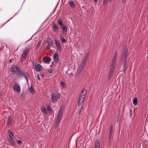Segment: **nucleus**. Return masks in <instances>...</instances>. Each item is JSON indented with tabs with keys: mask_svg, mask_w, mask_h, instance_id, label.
Segmentation results:
<instances>
[{
	"mask_svg": "<svg viewBox=\"0 0 148 148\" xmlns=\"http://www.w3.org/2000/svg\"><path fill=\"white\" fill-rule=\"evenodd\" d=\"M86 90L84 89L81 93L78 99V105L80 106L84 102L86 94Z\"/></svg>",
	"mask_w": 148,
	"mask_h": 148,
	"instance_id": "1",
	"label": "nucleus"
},
{
	"mask_svg": "<svg viewBox=\"0 0 148 148\" xmlns=\"http://www.w3.org/2000/svg\"><path fill=\"white\" fill-rule=\"evenodd\" d=\"M117 53H115L113 56L112 61L111 64L110 71L113 72L116 64V58L117 57Z\"/></svg>",
	"mask_w": 148,
	"mask_h": 148,
	"instance_id": "2",
	"label": "nucleus"
},
{
	"mask_svg": "<svg viewBox=\"0 0 148 148\" xmlns=\"http://www.w3.org/2000/svg\"><path fill=\"white\" fill-rule=\"evenodd\" d=\"M127 46L125 47L124 49L122 51L121 55L122 59L125 61L127 58Z\"/></svg>",
	"mask_w": 148,
	"mask_h": 148,
	"instance_id": "3",
	"label": "nucleus"
},
{
	"mask_svg": "<svg viewBox=\"0 0 148 148\" xmlns=\"http://www.w3.org/2000/svg\"><path fill=\"white\" fill-rule=\"evenodd\" d=\"M11 69L13 72L16 73L18 76H20L19 73H20V71H21V70L19 68L17 67L15 65H13L12 66Z\"/></svg>",
	"mask_w": 148,
	"mask_h": 148,
	"instance_id": "4",
	"label": "nucleus"
},
{
	"mask_svg": "<svg viewBox=\"0 0 148 148\" xmlns=\"http://www.w3.org/2000/svg\"><path fill=\"white\" fill-rule=\"evenodd\" d=\"M19 74L20 76L21 75L22 76H23L26 79V80L27 81V83H28L27 79H29V76L28 73L26 72H23L22 71H20V73Z\"/></svg>",
	"mask_w": 148,
	"mask_h": 148,
	"instance_id": "5",
	"label": "nucleus"
},
{
	"mask_svg": "<svg viewBox=\"0 0 148 148\" xmlns=\"http://www.w3.org/2000/svg\"><path fill=\"white\" fill-rule=\"evenodd\" d=\"M55 43L58 51L60 52H61L62 51V48L60 42L58 40H55Z\"/></svg>",
	"mask_w": 148,
	"mask_h": 148,
	"instance_id": "6",
	"label": "nucleus"
},
{
	"mask_svg": "<svg viewBox=\"0 0 148 148\" xmlns=\"http://www.w3.org/2000/svg\"><path fill=\"white\" fill-rule=\"evenodd\" d=\"M88 53H86L83 57L81 64L85 65L86 62L88 59Z\"/></svg>",
	"mask_w": 148,
	"mask_h": 148,
	"instance_id": "7",
	"label": "nucleus"
},
{
	"mask_svg": "<svg viewBox=\"0 0 148 148\" xmlns=\"http://www.w3.org/2000/svg\"><path fill=\"white\" fill-rule=\"evenodd\" d=\"M65 37L64 35L63 34H61L60 35V38L62 42L63 43H66L67 42V40L65 39Z\"/></svg>",
	"mask_w": 148,
	"mask_h": 148,
	"instance_id": "8",
	"label": "nucleus"
},
{
	"mask_svg": "<svg viewBox=\"0 0 148 148\" xmlns=\"http://www.w3.org/2000/svg\"><path fill=\"white\" fill-rule=\"evenodd\" d=\"M53 57L54 59V62L56 63H57L58 61V53L56 52L53 56Z\"/></svg>",
	"mask_w": 148,
	"mask_h": 148,
	"instance_id": "9",
	"label": "nucleus"
},
{
	"mask_svg": "<svg viewBox=\"0 0 148 148\" xmlns=\"http://www.w3.org/2000/svg\"><path fill=\"white\" fill-rule=\"evenodd\" d=\"M13 89L14 90L19 92H20L21 89L19 86L18 84H15L13 87Z\"/></svg>",
	"mask_w": 148,
	"mask_h": 148,
	"instance_id": "10",
	"label": "nucleus"
},
{
	"mask_svg": "<svg viewBox=\"0 0 148 148\" xmlns=\"http://www.w3.org/2000/svg\"><path fill=\"white\" fill-rule=\"evenodd\" d=\"M42 67L41 65L39 64H37L35 66V69L37 71H40Z\"/></svg>",
	"mask_w": 148,
	"mask_h": 148,
	"instance_id": "11",
	"label": "nucleus"
},
{
	"mask_svg": "<svg viewBox=\"0 0 148 148\" xmlns=\"http://www.w3.org/2000/svg\"><path fill=\"white\" fill-rule=\"evenodd\" d=\"M29 47H27L25 48L23 51V54L27 56L29 53Z\"/></svg>",
	"mask_w": 148,
	"mask_h": 148,
	"instance_id": "12",
	"label": "nucleus"
},
{
	"mask_svg": "<svg viewBox=\"0 0 148 148\" xmlns=\"http://www.w3.org/2000/svg\"><path fill=\"white\" fill-rule=\"evenodd\" d=\"M51 101L54 103H56L57 102L56 97L54 94H52Z\"/></svg>",
	"mask_w": 148,
	"mask_h": 148,
	"instance_id": "13",
	"label": "nucleus"
},
{
	"mask_svg": "<svg viewBox=\"0 0 148 148\" xmlns=\"http://www.w3.org/2000/svg\"><path fill=\"white\" fill-rule=\"evenodd\" d=\"M43 61L45 62L48 63L50 61V58L48 56H46L43 58Z\"/></svg>",
	"mask_w": 148,
	"mask_h": 148,
	"instance_id": "14",
	"label": "nucleus"
},
{
	"mask_svg": "<svg viewBox=\"0 0 148 148\" xmlns=\"http://www.w3.org/2000/svg\"><path fill=\"white\" fill-rule=\"evenodd\" d=\"M62 29L63 32L64 33V34H66V33L67 30V27L65 25H62Z\"/></svg>",
	"mask_w": 148,
	"mask_h": 148,
	"instance_id": "15",
	"label": "nucleus"
},
{
	"mask_svg": "<svg viewBox=\"0 0 148 148\" xmlns=\"http://www.w3.org/2000/svg\"><path fill=\"white\" fill-rule=\"evenodd\" d=\"M85 66L84 65L81 64L80 66L78 68L77 71L78 72H80L82 70L83 67Z\"/></svg>",
	"mask_w": 148,
	"mask_h": 148,
	"instance_id": "16",
	"label": "nucleus"
},
{
	"mask_svg": "<svg viewBox=\"0 0 148 148\" xmlns=\"http://www.w3.org/2000/svg\"><path fill=\"white\" fill-rule=\"evenodd\" d=\"M100 145L99 141L98 140H96L95 142V148H100Z\"/></svg>",
	"mask_w": 148,
	"mask_h": 148,
	"instance_id": "17",
	"label": "nucleus"
},
{
	"mask_svg": "<svg viewBox=\"0 0 148 148\" xmlns=\"http://www.w3.org/2000/svg\"><path fill=\"white\" fill-rule=\"evenodd\" d=\"M28 90L32 94H33L34 93V91L32 85L29 88Z\"/></svg>",
	"mask_w": 148,
	"mask_h": 148,
	"instance_id": "18",
	"label": "nucleus"
},
{
	"mask_svg": "<svg viewBox=\"0 0 148 148\" xmlns=\"http://www.w3.org/2000/svg\"><path fill=\"white\" fill-rule=\"evenodd\" d=\"M64 107L63 106H62L61 107V108L60 109L59 111L58 114L62 115V113L64 110Z\"/></svg>",
	"mask_w": 148,
	"mask_h": 148,
	"instance_id": "19",
	"label": "nucleus"
},
{
	"mask_svg": "<svg viewBox=\"0 0 148 148\" xmlns=\"http://www.w3.org/2000/svg\"><path fill=\"white\" fill-rule=\"evenodd\" d=\"M8 133L9 134V136L11 139H14V135L10 131H8Z\"/></svg>",
	"mask_w": 148,
	"mask_h": 148,
	"instance_id": "20",
	"label": "nucleus"
},
{
	"mask_svg": "<svg viewBox=\"0 0 148 148\" xmlns=\"http://www.w3.org/2000/svg\"><path fill=\"white\" fill-rule=\"evenodd\" d=\"M27 56L22 54L21 58V62L25 60L27 57Z\"/></svg>",
	"mask_w": 148,
	"mask_h": 148,
	"instance_id": "21",
	"label": "nucleus"
},
{
	"mask_svg": "<svg viewBox=\"0 0 148 148\" xmlns=\"http://www.w3.org/2000/svg\"><path fill=\"white\" fill-rule=\"evenodd\" d=\"M42 111L43 113L46 114L47 113V112L46 109L45 107H42Z\"/></svg>",
	"mask_w": 148,
	"mask_h": 148,
	"instance_id": "22",
	"label": "nucleus"
},
{
	"mask_svg": "<svg viewBox=\"0 0 148 148\" xmlns=\"http://www.w3.org/2000/svg\"><path fill=\"white\" fill-rule=\"evenodd\" d=\"M133 104L136 106L137 104V100L136 98H135L133 101Z\"/></svg>",
	"mask_w": 148,
	"mask_h": 148,
	"instance_id": "23",
	"label": "nucleus"
},
{
	"mask_svg": "<svg viewBox=\"0 0 148 148\" xmlns=\"http://www.w3.org/2000/svg\"><path fill=\"white\" fill-rule=\"evenodd\" d=\"M12 123V119L11 117L8 118V123L9 124H11Z\"/></svg>",
	"mask_w": 148,
	"mask_h": 148,
	"instance_id": "24",
	"label": "nucleus"
},
{
	"mask_svg": "<svg viewBox=\"0 0 148 148\" xmlns=\"http://www.w3.org/2000/svg\"><path fill=\"white\" fill-rule=\"evenodd\" d=\"M62 116V115H61L59 114H58L57 119V123H58L59 121H60L61 119Z\"/></svg>",
	"mask_w": 148,
	"mask_h": 148,
	"instance_id": "25",
	"label": "nucleus"
},
{
	"mask_svg": "<svg viewBox=\"0 0 148 148\" xmlns=\"http://www.w3.org/2000/svg\"><path fill=\"white\" fill-rule=\"evenodd\" d=\"M53 27L54 29V31H56L58 29V28L57 25L56 24L53 25Z\"/></svg>",
	"mask_w": 148,
	"mask_h": 148,
	"instance_id": "26",
	"label": "nucleus"
},
{
	"mask_svg": "<svg viewBox=\"0 0 148 148\" xmlns=\"http://www.w3.org/2000/svg\"><path fill=\"white\" fill-rule=\"evenodd\" d=\"M69 4L72 8H74L75 6L74 3L73 1H71L70 2H69Z\"/></svg>",
	"mask_w": 148,
	"mask_h": 148,
	"instance_id": "27",
	"label": "nucleus"
},
{
	"mask_svg": "<svg viewBox=\"0 0 148 148\" xmlns=\"http://www.w3.org/2000/svg\"><path fill=\"white\" fill-rule=\"evenodd\" d=\"M13 139H11L10 140H9V141L10 142V143L12 144L13 145H15V143H14V141H13Z\"/></svg>",
	"mask_w": 148,
	"mask_h": 148,
	"instance_id": "28",
	"label": "nucleus"
},
{
	"mask_svg": "<svg viewBox=\"0 0 148 148\" xmlns=\"http://www.w3.org/2000/svg\"><path fill=\"white\" fill-rule=\"evenodd\" d=\"M58 22L59 24L60 25H63V23L62 22L61 20H58Z\"/></svg>",
	"mask_w": 148,
	"mask_h": 148,
	"instance_id": "29",
	"label": "nucleus"
},
{
	"mask_svg": "<svg viewBox=\"0 0 148 148\" xmlns=\"http://www.w3.org/2000/svg\"><path fill=\"white\" fill-rule=\"evenodd\" d=\"M113 131L112 130V126H110V132L109 134H111L113 133Z\"/></svg>",
	"mask_w": 148,
	"mask_h": 148,
	"instance_id": "30",
	"label": "nucleus"
},
{
	"mask_svg": "<svg viewBox=\"0 0 148 148\" xmlns=\"http://www.w3.org/2000/svg\"><path fill=\"white\" fill-rule=\"evenodd\" d=\"M47 109L48 111H50L51 109L50 106L49 105H47Z\"/></svg>",
	"mask_w": 148,
	"mask_h": 148,
	"instance_id": "31",
	"label": "nucleus"
},
{
	"mask_svg": "<svg viewBox=\"0 0 148 148\" xmlns=\"http://www.w3.org/2000/svg\"><path fill=\"white\" fill-rule=\"evenodd\" d=\"M61 84L62 86L64 88V87L65 86V84L63 82H61Z\"/></svg>",
	"mask_w": 148,
	"mask_h": 148,
	"instance_id": "32",
	"label": "nucleus"
},
{
	"mask_svg": "<svg viewBox=\"0 0 148 148\" xmlns=\"http://www.w3.org/2000/svg\"><path fill=\"white\" fill-rule=\"evenodd\" d=\"M130 116L131 117L132 115V111L131 109H130Z\"/></svg>",
	"mask_w": 148,
	"mask_h": 148,
	"instance_id": "33",
	"label": "nucleus"
},
{
	"mask_svg": "<svg viewBox=\"0 0 148 148\" xmlns=\"http://www.w3.org/2000/svg\"><path fill=\"white\" fill-rule=\"evenodd\" d=\"M17 143L18 144H20L22 143V141L21 140H18L17 141Z\"/></svg>",
	"mask_w": 148,
	"mask_h": 148,
	"instance_id": "34",
	"label": "nucleus"
},
{
	"mask_svg": "<svg viewBox=\"0 0 148 148\" xmlns=\"http://www.w3.org/2000/svg\"><path fill=\"white\" fill-rule=\"evenodd\" d=\"M56 98H57L58 99H60V96L59 94H58L56 96Z\"/></svg>",
	"mask_w": 148,
	"mask_h": 148,
	"instance_id": "35",
	"label": "nucleus"
},
{
	"mask_svg": "<svg viewBox=\"0 0 148 148\" xmlns=\"http://www.w3.org/2000/svg\"><path fill=\"white\" fill-rule=\"evenodd\" d=\"M113 72L110 71L109 73V75L111 76Z\"/></svg>",
	"mask_w": 148,
	"mask_h": 148,
	"instance_id": "36",
	"label": "nucleus"
},
{
	"mask_svg": "<svg viewBox=\"0 0 148 148\" xmlns=\"http://www.w3.org/2000/svg\"><path fill=\"white\" fill-rule=\"evenodd\" d=\"M48 71L50 73H52V71L51 69L49 70Z\"/></svg>",
	"mask_w": 148,
	"mask_h": 148,
	"instance_id": "37",
	"label": "nucleus"
},
{
	"mask_svg": "<svg viewBox=\"0 0 148 148\" xmlns=\"http://www.w3.org/2000/svg\"><path fill=\"white\" fill-rule=\"evenodd\" d=\"M112 136V134H109V138L110 139L111 138Z\"/></svg>",
	"mask_w": 148,
	"mask_h": 148,
	"instance_id": "38",
	"label": "nucleus"
},
{
	"mask_svg": "<svg viewBox=\"0 0 148 148\" xmlns=\"http://www.w3.org/2000/svg\"><path fill=\"white\" fill-rule=\"evenodd\" d=\"M41 43V41L40 40H39L38 42V45L39 46Z\"/></svg>",
	"mask_w": 148,
	"mask_h": 148,
	"instance_id": "39",
	"label": "nucleus"
},
{
	"mask_svg": "<svg viewBox=\"0 0 148 148\" xmlns=\"http://www.w3.org/2000/svg\"><path fill=\"white\" fill-rule=\"evenodd\" d=\"M37 78H38V79L39 81L40 80V77L39 76V75H37Z\"/></svg>",
	"mask_w": 148,
	"mask_h": 148,
	"instance_id": "40",
	"label": "nucleus"
},
{
	"mask_svg": "<svg viewBox=\"0 0 148 148\" xmlns=\"http://www.w3.org/2000/svg\"><path fill=\"white\" fill-rule=\"evenodd\" d=\"M50 47V45L48 44L47 45V48H49Z\"/></svg>",
	"mask_w": 148,
	"mask_h": 148,
	"instance_id": "41",
	"label": "nucleus"
},
{
	"mask_svg": "<svg viewBox=\"0 0 148 148\" xmlns=\"http://www.w3.org/2000/svg\"><path fill=\"white\" fill-rule=\"evenodd\" d=\"M111 76H110V75H108V79H110L111 78Z\"/></svg>",
	"mask_w": 148,
	"mask_h": 148,
	"instance_id": "42",
	"label": "nucleus"
},
{
	"mask_svg": "<svg viewBox=\"0 0 148 148\" xmlns=\"http://www.w3.org/2000/svg\"><path fill=\"white\" fill-rule=\"evenodd\" d=\"M108 0H104V1H103V3H106L107 1Z\"/></svg>",
	"mask_w": 148,
	"mask_h": 148,
	"instance_id": "43",
	"label": "nucleus"
},
{
	"mask_svg": "<svg viewBox=\"0 0 148 148\" xmlns=\"http://www.w3.org/2000/svg\"><path fill=\"white\" fill-rule=\"evenodd\" d=\"M94 1L96 3H97L98 0H94Z\"/></svg>",
	"mask_w": 148,
	"mask_h": 148,
	"instance_id": "44",
	"label": "nucleus"
},
{
	"mask_svg": "<svg viewBox=\"0 0 148 148\" xmlns=\"http://www.w3.org/2000/svg\"><path fill=\"white\" fill-rule=\"evenodd\" d=\"M10 62H12V60H10Z\"/></svg>",
	"mask_w": 148,
	"mask_h": 148,
	"instance_id": "45",
	"label": "nucleus"
},
{
	"mask_svg": "<svg viewBox=\"0 0 148 148\" xmlns=\"http://www.w3.org/2000/svg\"><path fill=\"white\" fill-rule=\"evenodd\" d=\"M125 1V0H123V2H124Z\"/></svg>",
	"mask_w": 148,
	"mask_h": 148,
	"instance_id": "46",
	"label": "nucleus"
},
{
	"mask_svg": "<svg viewBox=\"0 0 148 148\" xmlns=\"http://www.w3.org/2000/svg\"><path fill=\"white\" fill-rule=\"evenodd\" d=\"M112 0H110V1H111Z\"/></svg>",
	"mask_w": 148,
	"mask_h": 148,
	"instance_id": "47",
	"label": "nucleus"
}]
</instances>
